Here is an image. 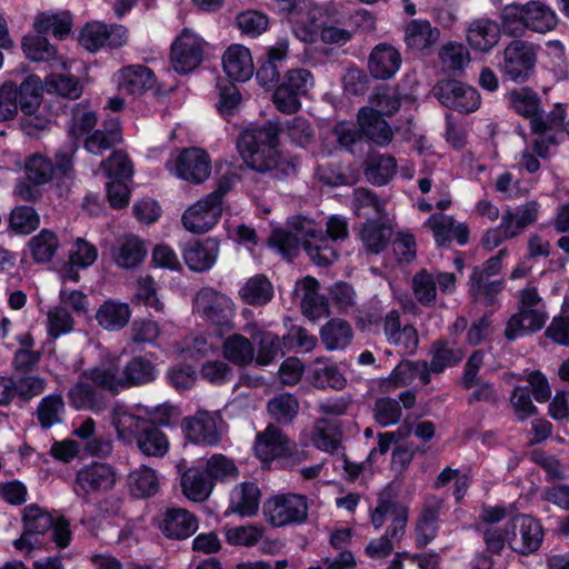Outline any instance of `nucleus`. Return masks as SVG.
<instances>
[{"label":"nucleus","instance_id":"25","mask_svg":"<svg viewBox=\"0 0 569 569\" xmlns=\"http://www.w3.org/2000/svg\"><path fill=\"white\" fill-rule=\"evenodd\" d=\"M219 253V242L214 238L189 241L182 254L188 268L196 272H204L212 268Z\"/></svg>","mask_w":569,"mask_h":569},{"label":"nucleus","instance_id":"60","mask_svg":"<svg viewBox=\"0 0 569 569\" xmlns=\"http://www.w3.org/2000/svg\"><path fill=\"white\" fill-rule=\"evenodd\" d=\"M16 399L29 402L47 388V379L39 375L19 373L13 376Z\"/></svg>","mask_w":569,"mask_h":569},{"label":"nucleus","instance_id":"55","mask_svg":"<svg viewBox=\"0 0 569 569\" xmlns=\"http://www.w3.org/2000/svg\"><path fill=\"white\" fill-rule=\"evenodd\" d=\"M440 509V501L423 507L416 527V543L418 547H426L436 538Z\"/></svg>","mask_w":569,"mask_h":569},{"label":"nucleus","instance_id":"27","mask_svg":"<svg viewBox=\"0 0 569 569\" xmlns=\"http://www.w3.org/2000/svg\"><path fill=\"white\" fill-rule=\"evenodd\" d=\"M119 92L138 96L153 88L154 73L148 67L136 64L120 69L114 74Z\"/></svg>","mask_w":569,"mask_h":569},{"label":"nucleus","instance_id":"47","mask_svg":"<svg viewBox=\"0 0 569 569\" xmlns=\"http://www.w3.org/2000/svg\"><path fill=\"white\" fill-rule=\"evenodd\" d=\"M321 341L327 350L345 349L353 337L350 323L343 319L335 318L320 329Z\"/></svg>","mask_w":569,"mask_h":569},{"label":"nucleus","instance_id":"39","mask_svg":"<svg viewBox=\"0 0 569 569\" xmlns=\"http://www.w3.org/2000/svg\"><path fill=\"white\" fill-rule=\"evenodd\" d=\"M131 318L128 303L117 300H106L96 312V320L100 327L109 331L123 329Z\"/></svg>","mask_w":569,"mask_h":569},{"label":"nucleus","instance_id":"5","mask_svg":"<svg viewBox=\"0 0 569 569\" xmlns=\"http://www.w3.org/2000/svg\"><path fill=\"white\" fill-rule=\"evenodd\" d=\"M510 107L520 116L529 119L532 133H541L548 129H557L563 124L567 112L562 104H557L545 117L538 93L528 87L510 91Z\"/></svg>","mask_w":569,"mask_h":569},{"label":"nucleus","instance_id":"26","mask_svg":"<svg viewBox=\"0 0 569 569\" xmlns=\"http://www.w3.org/2000/svg\"><path fill=\"white\" fill-rule=\"evenodd\" d=\"M402 62L400 52L391 44L378 43L368 58V70L375 79L388 80L399 70Z\"/></svg>","mask_w":569,"mask_h":569},{"label":"nucleus","instance_id":"49","mask_svg":"<svg viewBox=\"0 0 569 569\" xmlns=\"http://www.w3.org/2000/svg\"><path fill=\"white\" fill-rule=\"evenodd\" d=\"M82 377L93 382L96 387L118 392L123 389L121 369L114 362H103L100 366L86 370Z\"/></svg>","mask_w":569,"mask_h":569},{"label":"nucleus","instance_id":"34","mask_svg":"<svg viewBox=\"0 0 569 569\" xmlns=\"http://www.w3.org/2000/svg\"><path fill=\"white\" fill-rule=\"evenodd\" d=\"M358 123L362 137L379 147L388 146L393 138V132L388 122L377 112L368 108H361L358 113Z\"/></svg>","mask_w":569,"mask_h":569},{"label":"nucleus","instance_id":"52","mask_svg":"<svg viewBox=\"0 0 569 569\" xmlns=\"http://www.w3.org/2000/svg\"><path fill=\"white\" fill-rule=\"evenodd\" d=\"M128 486L133 498H151L160 491V479L153 469L142 467L130 472Z\"/></svg>","mask_w":569,"mask_h":569},{"label":"nucleus","instance_id":"16","mask_svg":"<svg viewBox=\"0 0 569 569\" xmlns=\"http://www.w3.org/2000/svg\"><path fill=\"white\" fill-rule=\"evenodd\" d=\"M116 481L117 475L112 466L93 462L77 472L74 490L77 495H102L111 490Z\"/></svg>","mask_w":569,"mask_h":569},{"label":"nucleus","instance_id":"30","mask_svg":"<svg viewBox=\"0 0 569 569\" xmlns=\"http://www.w3.org/2000/svg\"><path fill=\"white\" fill-rule=\"evenodd\" d=\"M30 82L42 86L38 76H28L19 86L13 81H6L0 86V122L12 120L21 111L24 86Z\"/></svg>","mask_w":569,"mask_h":569},{"label":"nucleus","instance_id":"58","mask_svg":"<svg viewBox=\"0 0 569 569\" xmlns=\"http://www.w3.org/2000/svg\"><path fill=\"white\" fill-rule=\"evenodd\" d=\"M526 3H510L505 6L500 12L501 27L505 34L510 37H522L527 30L525 13Z\"/></svg>","mask_w":569,"mask_h":569},{"label":"nucleus","instance_id":"18","mask_svg":"<svg viewBox=\"0 0 569 569\" xmlns=\"http://www.w3.org/2000/svg\"><path fill=\"white\" fill-rule=\"evenodd\" d=\"M23 90L21 103L23 116L20 120V127L27 136L34 137L49 129L50 126V120L47 117L37 113L42 102L43 87L28 82Z\"/></svg>","mask_w":569,"mask_h":569},{"label":"nucleus","instance_id":"54","mask_svg":"<svg viewBox=\"0 0 569 569\" xmlns=\"http://www.w3.org/2000/svg\"><path fill=\"white\" fill-rule=\"evenodd\" d=\"M525 13L527 30L546 33L558 24V17L553 10L541 2L530 1L526 3Z\"/></svg>","mask_w":569,"mask_h":569},{"label":"nucleus","instance_id":"13","mask_svg":"<svg viewBox=\"0 0 569 569\" xmlns=\"http://www.w3.org/2000/svg\"><path fill=\"white\" fill-rule=\"evenodd\" d=\"M128 41V29L121 24H106L102 22L87 23L80 32V43L90 52L104 47L119 48Z\"/></svg>","mask_w":569,"mask_h":569},{"label":"nucleus","instance_id":"21","mask_svg":"<svg viewBox=\"0 0 569 569\" xmlns=\"http://www.w3.org/2000/svg\"><path fill=\"white\" fill-rule=\"evenodd\" d=\"M219 416L208 411H198L193 417L183 420L186 437L198 445L216 446L221 433L218 428Z\"/></svg>","mask_w":569,"mask_h":569},{"label":"nucleus","instance_id":"59","mask_svg":"<svg viewBox=\"0 0 569 569\" xmlns=\"http://www.w3.org/2000/svg\"><path fill=\"white\" fill-rule=\"evenodd\" d=\"M96 113L84 106H76L72 109L71 118L68 123L69 140L78 144V139L88 134L97 124Z\"/></svg>","mask_w":569,"mask_h":569},{"label":"nucleus","instance_id":"46","mask_svg":"<svg viewBox=\"0 0 569 569\" xmlns=\"http://www.w3.org/2000/svg\"><path fill=\"white\" fill-rule=\"evenodd\" d=\"M396 172L397 162L391 156L373 153L366 160L365 176L372 184H387L393 178Z\"/></svg>","mask_w":569,"mask_h":569},{"label":"nucleus","instance_id":"2","mask_svg":"<svg viewBox=\"0 0 569 569\" xmlns=\"http://www.w3.org/2000/svg\"><path fill=\"white\" fill-rule=\"evenodd\" d=\"M78 148L74 141H66L56 151L54 162L41 153L27 158L23 176L16 183L14 194L22 201L34 202L42 197L43 187L54 177L71 178Z\"/></svg>","mask_w":569,"mask_h":569},{"label":"nucleus","instance_id":"7","mask_svg":"<svg viewBox=\"0 0 569 569\" xmlns=\"http://www.w3.org/2000/svg\"><path fill=\"white\" fill-rule=\"evenodd\" d=\"M537 54L538 46L522 39H515L503 49L498 69L505 78L515 82H525L535 71Z\"/></svg>","mask_w":569,"mask_h":569},{"label":"nucleus","instance_id":"28","mask_svg":"<svg viewBox=\"0 0 569 569\" xmlns=\"http://www.w3.org/2000/svg\"><path fill=\"white\" fill-rule=\"evenodd\" d=\"M543 309H519L510 317L505 329V337L513 341L520 337L539 331L546 323Z\"/></svg>","mask_w":569,"mask_h":569},{"label":"nucleus","instance_id":"9","mask_svg":"<svg viewBox=\"0 0 569 569\" xmlns=\"http://www.w3.org/2000/svg\"><path fill=\"white\" fill-rule=\"evenodd\" d=\"M457 277L453 272L421 269L412 276L411 290L420 306L433 308L437 305L438 289L442 295L455 292Z\"/></svg>","mask_w":569,"mask_h":569},{"label":"nucleus","instance_id":"36","mask_svg":"<svg viewBox=\"0 0 569 569\" xmlns=\"http://www.w3.org/2000/svg\"><path fill=\"white\" fill-rule=\"evenodd\" d=\"M289 50V41L279 39L273 47L267 51V59L259 66L256 78L263 87H273L280 80L278 63L286 60Z\"/></svg>","mask_w":569,"mask_h":569},{"label":"nucleus","instance_id":"56","mask_svg":"<svg viewBox=\"0 0 569 569\" xmlns=\"http://www.w3.org/2000/svg\"><path fill=\"white\" fill-rule=\"evenodd\" d=\"M29 249L33 260L38 263H46L52 260L60 247L56 232L50 229H42L29 240Z\"/></svg>","mask_w":569,"mask_h":569},{"label":"nucleus","instance_id":"43","mask_svg":"<svg viewBox=\"0 0 569 569\" xmlns=\"http://www.w3.org/2000/svg\"><path fill=\"white\" fill-rule=\"evenodd\" d=\"M157 373L154 363L144 356L133 357L121 369L124 388L150 383L156 380Z\"/></svg>","mask_w":569,"mask_h":569},{"label":"nucleus","instance_id":"4","mask_svg":"<svg viewBox=\"0 0 569 569\" xmlns=\"http://www.w3.org/2000/svg\"><path fill=\"white\" fill-rule=\"evenodd\" d=\"M302 232L303 249L318 266L331 264L338 258L333 242L345 240L349 234L347 220L338 216L328 219L326 229L307 221Z\"/></svg>","mask_w":569,"mask_h":569},{"label":"nucleus","instance_id":"42","mask_svg":"<svg viewBox=\"0 0 569 569\" xmlns=\"http://www.w3.org/2000/svg\"><path fill=\"white\" fill-rule=\"evenodd\" d=\"M302 291L301 309L309 319H318L328 313L325 296L319 293V282L312 277H306L299 284Z\"/></svg>","mask_w":569,"mask_h":569},{"label":"nucleus","instance_id":"45","mask_svg":"<svg viewBox=\"0 0 569 569\" xmlns=\"http://www.w3.org/2000/svg\"><path fill=\"white\" fill-rule=\"evenodd\" d=\"M180 485L186 498H209L214 483L212 477L204 468L192 467L187 469L180 478Z\"/></svg>","mask_w":569,"mask_h":569},{"label":"nucleus","instance_id":"51","mask_svg":"<svg viewBox=\"0 0 569 569\" xmlns=\"http://www.w3.org/2000/svg\"><path fill=\"white\" fill-rule=\"evenodd\" d=\"M392 230L385 223L376 220L367 221L360 232V239L367 252L378 254L390 242Z\"/></svg>","mask_w":569,"mask_h":569},{"label":"nucleus","instance_id":"33","mask_svg":"<svg viewBox=\"0 0 569 569\" xmlns=\"http://www.w3.org/2000/svg\"><path fill=\"white\" fill-rule=\"evenodd\" d=\"M222 66L227 76L234 81H247L253 74L250 51L241 44H232L226 50Z\"/></svg>","mask_w":569,"mask_h":569},{"label":"nucleus","instance_id":"38","mask_svg":"<svg viewBox=\"0 0 569 569\" xmlns=\"http://www.w3.org/2000/svg\"><path fill=\"white\" fill-rule=\"evenodd\" d=\"M439 37L440 30L425 19H412L405 30V42L413 51L429 50Z\"/></svg>","mask_w":569,"mask_h":569},{"label":"nucleus","instance_id":"35","mask_svg":"<svg viewBox=\"0 0 569 569\" xmlns=\"http://www.w3.org/2000/svg\"><path fill=\"white\" fill-rule=\"evenodd\" d=\"M122 141L120 121L117 117L106 119L100 129L94 130L84 140V148L92 154H101Z\"/></svg>","mask_w":569,"mask_h":569},{"label":"nucleus","instance_id":"17","mask_svg":"<svg viewBox=\"0 0 569 569\" xmlns=\"http://www.w3.org/2000/svg\"><path fill=\"white\" fill-rule=\"evenodd\" d=\"M202 59V39L189 29H183L171 44L173 69L179 73H189L201 63Z\"/></svg>","mask_w":569,"mask_h":569},{"label":"nucleus","instance_id":"12","mask_svg":"<svg viewBox=\"0 0 569 569\" xmlns=\"http://www.w3.org/2000/svg\"><path fill=\"white\" fill-rule=\"evenodd\" d=\"M433 93L443 106L462 113L473 112L480 106L478 91L456 80L438 82L433 87Z\"/></svg>","mask_w":569,"mask_h":569},{"label":"nucleus","instance_id":"31","mask_svg":"<svg viewBox=\"0 0 569 569\" xmlns=\"http://www.w3.org/2000/svg\"><path fill=\"white\" fill-rule=\"evenodd\" d=\"M111 254L118 267L132 269L144 260L147 247L141 238L134 234H126L116 241Z\"/></svg>","mask_w":569,"mask_h":569},{"label":"nucleus","instance_id":"41","mask_svg":"<svg viewBox=\"0 0 569 569\" xmlns=\"http://www.w3.org/2000/svg\"><path fill=\"white\" fill-rule=\"evenodd\" d=\"M36 31L40 34L51 33L54 38L63 40L72 29V16L68 11L41 12L33 22Z\"/></svg>","mask_w":569,"mask_h":569},{"label":"nucleus","instance_id":"8","mask_svg":"<svg viewBox=\"0 0 569 569\" xmlns=\"http://www.w3.org/2000/svg\"><path fill=\"white\" fill-rule=\"evenodd\" d=\"M313 83V76L309 70H288L272 96L276 108L287 114L297 112L301 108V97L308 93Z\"/></svg>","mask_w":569,"mask_h":569},{"label":"nucleus","instance_id":"57","mask_svg":"<svg viewBox=\"0 0 569 569\" xmlns=\"http://www.w3.org/2000/svg\"><path fill=\"white\" fill-rule=\"evenodd\" d=\"M540 208L541 206L538 201L531 200L516 207L513 210H506L502 217L507 220L515 233L519 236L527 227L538 220Z\"/></svg>","mask_w":569,"mask_h":569},{"label":"nucleus","instance_id":"1","mask_svg":"<svg viewBox=\"0 0 569 569\" xmlns=\"http://www.w3.org/2000/svg\"><path fill=\"white\" fill-rule=\"evenodd\" d=\"M282 131L299 147H306L313 137L311 124L302 117L288 120L284 128L268 121L263 126L246 129L237 141L244 163L261 173L274 170L278 176L296 174L300 166L299 158L281 154L278 150L279 134Z\"/></svg>","mask_w":569,"mask_h":569},{"label":"nucleus","instance_id":"10","mask_svg":"<svg viewBox=\"0 0 569 569\" xmlns=\"http://www.w3.org/2000/svg\"><path fill=\"white\" fill-rule=\"evenodd\" d=\"M166 167L177 178L193 184H200L210 176L211 160L203 149L184 148L174 158L167 161Z\"/></svg>","mask_w":569,"mask_h":569},{"label":"nucleus","instance_id":"63","mask_svg":"<svg viewBox=\"0 0 569 569\" xmlns=\"http://www.w3.org/2000/svg\"><path fill=\"white\" fill-rule=\"evenodd\" d=\"M22 48L26 56L32 61L49 62L57 58L56 48L49 43L44 34L24 37Z\"/></svg>","mask_w":569,"mask_h":569},{"label":"nucleus","instance_id":"11","mask_svg":"<svg viewBox=\"0 0 569 569\" xmlns=\"http://www.w3.org/2000/svg\"><path fill=\"white\" fill-rule=\"evenodd\" d=\"M222 186L203 199L189 207L182 214L184 228L193 233H203L212 229L222 213Z\"/></svg>","mask_w":569,"mask_h":569},{"label":"nucleus","instance_id":"23","mask_svg":"<svg viewBox=\"0 0 569 569\" xmlns=\"http://www.w3.org/2000/svg\"><path fill=\"white\" fill-rule=\"evenodd\" d=\"M408 520V509L399 500H379L378 506L371 512V522L376 529L390 522L386 532L391 537H402Z\"/></svg>","mask_w":569,"mask_h":569},{"label":"nucleus","instance_id":"24","mask_svg":"<svg viewBox=\"0 0 569 569\" xmlns=\"http://www.w3.org/2000/svg\"><path fill=\"white\" fill-rule=\"evenodd\" d=\"M262 510L267 520L274 527L302 522L308 515L306 500H266Z\"/></svg>","mask_w":569,"mask_h":569},{"label":"nucleus","instance_id":"22","mask_svg":"<svg viewBox=\"0 0 569 569\" xmlns=\"http://www.w3.org/2000/svg\"><path fill=\"white\" fill-rule=\"evenodd\" d=\"M72 435L77 438L80 450L92 457L106 458L112 452V441L97 432L96 421L90 417L81 420L79 425L74 423Z\"/></svg>","mask_w":569,"mask_h":569},{"label":"nucleus","instance_id":"44","mask_svg":"<svg viewBox=\"0 0 569 569\" xmlns=\"http://www.w3.org/2000/svg\"><path fill=\"white\" fill-rule=\"evenodd\" d=\"M239 297L247 305L261 307L271 301L273 286L264 274H256L240 288Z\"/></svg>","mask_w":569,"mask_h":569},{"label":"nucleus","instance_id":"29","mask_svg":"<svg viewBox=\"0 0 569 569\" xmlns=\"http://www.w3.org/2000/svg\"><path fill=\"white\" fill-rule=\"evenodd\" d=\"M70 406L77 410H89L94 413L107 409L109 399L104 391L89 382L78 381L68 391Z\"/></svg>","mask_w":569,"mask_h":569},{"label":"nucleus","instance_id":"19","mask_svg":"<svg viewBox=\"0 0 569 569\" xmlns=\"http://www.w3.org/2000/svg\"><path fill=\"white\" fill-rule=\"evenodd\" d=\"M431 231L435 242L439 247H450L453 241L465 246L469 241V227L457 221L452 216L442 212L431 214L426 223Z\"/></svg>","mask_w":569,"mask_h":569},{"label":"nucleus","instance_id":"37","mask_svg":"<svg viewBox=\"0 0 569 569\" xmlns=\"http://www.w3.org/2000/svg\"><path fill=\"white\" fill-rule=\"evenodd\" d=\"M160 528L168 538L186 539L196 532L198 521L188 510L171 508L164 513Z\"/></svg>","mask_w":569,"mask_h":569},{"label":"nucleus","instance_id":"50","mask_svg":"<svg viewBox=\"0 0 569 569\" xmlns=\"http://www.w3.org/2000/svg\"><path fill=\"white\" fill-rule=\"evenodd\" d=\"M430 370L440 373L449 367L458 365L465 357V351L445 340L435 341L431 346Z\"/></svg>","mask_w":569,"mask_h":569},{"label":"nucleus","instance_id":"32","mask_svg":"<svg viewBox=\"0 0 569 569\" xmlns=\"http://www.w3.org/2000/svg\"><path fill=\"white\" fill-rule=\"evenodd\" d=\"M500 26L488 18L475 19L467 29L469 46L480 52H489L500 40Z\"/></svg>","mask_w":569,"mask_h":569},{"label":"nucleus","instance_id":"48","mask_svg":"<svg viewBox=\"0 0 569 569\" xmlns=\"http://www.w3.org/2000/svg\"><path fill=\"white\" fill-rule=\"evenodd\" d=\"M37 420L44 430L63 421L66 405L61 393H51L43 397L37 406Z\"/></svg>","mask_w":569,"mask_h":569},{"label":"nucleus","instance_id":"20","mask_svg":"<svg viewBox=\"0 0 569 569\" xmlns=\"http://www.w3.org/2000/svg\"><path fill=\"white\" fill-rule=\"evenodd\" d=\"M53 519L51 513L37 505L26 507L22 515L24 529L21 537L14 541L16 549H30L32 546L40 543L38 536L50 530L53 526Z\"/></svg>","mask_w":569,"mask_h":569},{"label":"nucleus","instance_id":"3","mask_svg":"<svg viewBox=\"0 0 569 569\" xmlns=\"http://www.w3.org/2000/svg\"><path fill=\"white\" fill-rule=\"evenodd\" d=\"M110 421L118 439L132 443L148 457L162 458L169 450L167 435L154 423L133 413L126 405L117 402L110 412Z\"/></svg>","mask_w":569,"mask_h":569},{"label":"nucleus","instance_id":"6","mask_svg":"<svg viewBox=\"0 0 569 569\" xmlns=\"http://www.w3.org/2000/svg\"><path fill=\"white\" fill-rule=\"evenodd\" d=\"M196 312L222 335L233 328L234 303L226 295L212 288H202L194 297Z\"/></svg>","mask_w":569,"mask_h":569},{"label":"nucleus","instance_id":"64","mask_svg":"<svg viewBox=\"0 0 569 569\" xmlns=\"http://www.w3.org/2000/svg\"><path fill=\"white\" fill-rule=\"evenodd\" d=\"M40 224V217L31 206H18L10 214V228L20 234H29Z\"/></svg>","mask_w":569,"mask_h":569},{"label":"nucleus","instance_id":"62","mask_svg":"<svg viewBox=\"0 0 569 569\" xmlns=\"http://www.w3.org/2000/svg\"><path fill=\"white\" fill-rule=\"evenodd\" d=\"M502 290V281L482 279L480 271H472L469 277V292L476 300H485L492 305L497 295Z\"/></svg>","mask_w":569,"mask_h":569},{"label":"nucleus","instance_id":"53","mask_svg":"<svg viewBox=\"0 0 569 569\" xmlns=\"http://www.w3.org/2000/svg\"><path fill=\"white\" fill-rule=\"evenodd\" d=\"M222 352L227 360L240 367L248 366L254 360L252 342L239 333H233L226 338Z\"/></svg>","mask_w":569,"mask_h":569},{"label":"nucleus","instance_id":"40","mask_svg":"<svg viewBox=\"0 0 569 569\" xmlns=\"http://www.w3.org/2000/svg\"><path fill=\"white\" fill-rule=\"evenodd\" d=\"M342 432L339 426L329 419H318L310 432L311 443L319 450L333 453L341 447Z\"/></svg>","mask_w":569,"mask_h":569},{"label":"nucleus","instance_id":"15","mask_svg":"<svg viewBox=\"0 0 569 569\" xmlns=\"http://www.w3.org/2000/svg\"><path fill=\"white\" fill-rule=\"evenodd\" d=\"M510 527H512L513 537L509 541V548L519 555H530L537 551L543 539V530L541 523L523 513H516L510 518Z\"/></svg>","mask_w":569,"mask_h":569},{"label":"nucleus","instance_id":"14","mask_svg":"<svg viewBox=\"0 0 569 569\" xmlns=\"http://www.w3.org/2000/svg\"><path fill=\"white\" fill-rule=\"evenodd\" d=\"M253 450L262 462H271L289 459L296 450V445L279 427L269 425L257 433Z\"/></svg>","mask_w":569,"mask_h":569},{"label":"nucleus","instance_id":"61","mask_svg":"<svg viewBox=\"0 0 569 569\" xmlns=\"http://www.w3.org/2000/svg\"><path fill=\"white\" fill-rule=\"evenodd\" d=\"M439 59L443 69L456 72L463 70L470 62V54L466 46L450 41L439 50Z\"/></svg>","mask_w":569,"mask_h":569}]
</instances>
